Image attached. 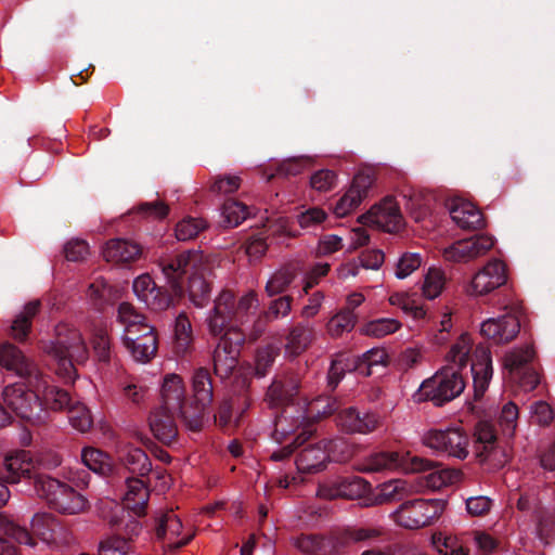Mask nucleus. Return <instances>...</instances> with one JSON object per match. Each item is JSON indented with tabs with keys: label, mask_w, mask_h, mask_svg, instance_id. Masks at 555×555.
Wrapping results in <instances>:
<instances>
[{
	"label": "nucleus",
	"mask_w": 555,
	"mask_h": 555,
	"mask_svg": "<svg viewBox=\"0 0 555 555\" xmlns=\"http://www.w3.org/2000/svg\"><path fill=\"white\" fill-rule=\"evenodd\" d=\"M257 305V294L249 291L238 299L230 289H223L215 299L206 322L209 332L220 339L212 352L214 372L221 379L228 378L238 363L246 333L238 324H245L248 311Z\"/></svg>",
	"instance_id": "f257e3e1"
},
{
	"label": "nucleus",
	"mask_w": 555,
	"mask_h": 555,
	"mask_svg": "<svg viewBox=\"0 0 555 555\" xmlns=\"http://www.w3.org/2000/svg\"><path fill=\"white\" fill-rule=\"evenodd\" d=\"M300 388L301 375L296 371L276 374L268 387L264 401L271 408H282V412L275 416L276 436L286 438L305 424H311L306 409L295 404Z\"/></svg>",
	"instance_id": "f03ea898"
},
{
	"label": "nucleus",
	"mask_w": 555,
	"mask_h": 555,
	"mask_svg": "<svg viewBox=\"0 0 555 555\" xmlns=\"http://www.w3.org/2000/svg\"><path fill=\"white\" fill-rule=\"evenodd\" d=\"M0 365L15 373V375L26 380L29 387L39 391L42 408L47 412L48 410L65 411L74 400L67 390L50 385L48 377L42 374L39 367L11 343H4L0 346Z\"/></svg>",
	"instance_id": "7ed1b4c3"
},
{
	"label": "nucleus",
	"mask_w": 555,
	"mask_h": 555,
	"mask_svg": "<svg viewBox=\"0 0 555 555\" xmlns=\"http://www.w3.org/2000/svg\"><path fill=\"white\" fill-rule=\"evenodd\" d=\"M385 535L383 528L374 526H353L332 535L300 534L295 546L307 555H336L354 543L372 544Z\"/></svg>",
	"instance_id": "20e7f679"
},
{
	"label": "nucleus",
	"mask_w": 555,
	"mask_h": 555,
	"mask_svg": "<svg viewBox=\"0 0 555 555\" xmlns=\"http://www.w3.org/2000/svg\"><path fill=\"white\" fill-rule=\"evenodd\" d=\"M160 395V405L150 416V428L156 439L170 444L178 436L176 415L184 395L182 378L176 374L165 377Z\"/></svg>",
	"instance_id": "39448f33"
},
{
	"label": "nucleus",
	"mask_w": 555,
	"mask_h": 555,
	"mask_svg": "<svg viewBox=\"0 0 555 555\" xmlns=\"http://www.w3.org/2000/svg\"><path fill=\"white\" fill-rule=\"evenodd\" d=\"M43 351L55 362L56 373L65 379H74L75 363H85L88 359V349L76 328L66 326L56 327V339L44 343Z\"/></svg>",
	"instance_id": "423d86ee"
},
{
	"label": "nucleus",
	"mask_w": 555,
	"mask_h": 555,
	"mask_svg": "<svg viewBox=\"0 0 555 555\" xmlns=\"http://www.w3.org/2000/svg\"><path fill=\"white\" fill-rule=\"evenodd\" d=\"M462 370L447 365L433 377L424 380L418 390V400L431 401L436 406L454 400L465 389Z\"/></svg>",
	"instance_id": "0eeeda50"
},
{
	"label": "nucleus",
	"mask_w": 555,
	"mask_h": 555,
	"mask_svg": "<svg viewBox=\"0 0 555 555\" xmlns=\"http://www.w3.org/2000/svg\"><path fill=\"white\" fill-rule=\"evenodd\" d=\"M36 493L49 505L63 514H78L85 511L87 500L68 485L50 476H37L34 482Z\"/></svg>",
	"instance_id": "6e6552de"
},
{
	"label": "nucleus",
	"mask_w": 555,
	"mask_h": 555,
	"mask_svg": "<svg viewBox=\"0 0 555 555\" xmlns=\"http://www.w3.org/2000/svg\"><path fill=\"white\" fill-rule=\"evenodd\" d=\"M3 402L20 418L33 424L41 425L48 421L49 412L42 408L40 395L37 389L23 385H9L3 389Z\"/></svg>",
	"instance_id": "1a4fd4ad"
},
{
	"label": "nucleus",
	"mask_w": 555,
	"mask_h": 555,
	"mask_svg": "<svg viewBox=\"0 0 555 555\" xmlns=\"http://www.w3.org/2000/svg\"><path fill=\"white\" fill-rule=\"evenodd\" d=\"M443 509L442 500L414 499L401 503L390 517L398 526L413 530L431 525Z\"/></svg>",
	"instance_id": "9d476101"
},
{
	"label": "nucleus",
	"mask_w": 555,
	"mask_h": 555,
	"mask_svg": "<svg viewBox=\"0 0 555 555\" xmlns=\"http://www.w3.org/2000/svg\"><path fill=\"white\" fill-rule=\"evenodd\" d=\"M475 454L480 464L489 469H500L509 461L507 449L500 443L492 423L479 421L474 431Z\"/></svg>",
	"instance_id": "9b49d317"
},
{
	"label": "nucleus",
	"mask_w": 555,
	"mask_h": 555,
	"mask_svg": "<svg viewBox=\"0 0 555 555\" xmlns=\"http://www.w3.org/2000/svg\"><path fill=\"white\" fill-rule=\"evenodd\" d=\"M503 310L502 315L483 321L480 327V334L498 345L507 344L518 335L524 307L518 300H509L504 302Z\"/></svg>",
	"instance_id": "f8f14e48"
},
{
	"label": "nucleus",
	"mask_w": 555,
	"mask_h": 555,
	"mask_svg": "<svg viewBox=\"0 0 555 555\" xmlns=\"http://www.w3.org/2000/svg\"><path fill=\"white\" fill-rule=\"evenodd\" d=\"M433 544L442 555H470L472 546L483 553L495 550L496 541L486 532H466L461 535L435 533Z\"/></svg>",
	"instance_id": "ddd939ff"
},
{
	"label": "nucleus",
	"mask_w": 555,
	"mask_h": 555,
	"mask_svg": "<svg viewBox=\"0 0 555 555\" xmlns=\"http://www.w3.org/2000/svg\"><path fill=\"white\" fill-rule=\"evenodd\" d=\"M199 261V255L193 250H184L178 254H169L159 257V267L166 283L177 296H183L185 280Z\"/></svg>",
	"instance_id": "4468645a"
},
{
	"label": "nucleus",
	"mask_w": 555,
	"mask_h": 555,
	"mask_svg": "<svg viewBox=\"0 0 555 555\" xmlns=\"http://www.w3.org/2000/svg\"><path fill=\"white\" fill-rule=\"evenodd\" d=\"M423 444L439 454L464 460L468 455L469 438L461 428H433L422 437Z\"/></svg>",
	"instance_id": "2eb2a0df"
},
{
	"label": "nucleus",
	"mask_w": 555,
	"mask_h": 555,
	"mask_svg": "<svg viewBox=\"0 0 555 555\" xmlns=\"http://www.w3.org/2000/svg\"><path fill=\"white\" fill-rule=\"evenodd\" d=\"M53 519L48 514H35L31 522L30 530L21 527L4 516L0 515V529L14 541L20 544L35 546V537L47 542L52 538Z\"/></svg>",
	"instance_id": "dca6fc26"
},
{
	"label": "nucleus",
	"mask_w": 555,
	"mask_h": 555,
	"mask_svg": "<svg viewBox=\"0 0 555 555\" xmlns=\"http://www.w3.org/2000/svg\"><path fill=\"white\" fill-rule=\"evenodd\" d=\"M533 358L534 350L530 346L515 349L504 357V369L526 391L533 390L540 383L539 373L531 366Z\"/></svg>",
	"instance_id": "f3484780"
},
{
	"label": "nucleus",
	"mask_w": 555,
	"mask_h": 555,
	"mask_svg": "<svg viewBox=\"0 0 555 555\" xmlns=\"http://www.w3.org/2000/svg\"><path fill=\"white\" fill-rule=\"evenodd\" d=\"M431 462L420 456H412L409 460L398 452H377L367 456L361 464L360 470L365 473H379L402 468L418 473L431 466Z\"/></svg>",
	"instance_id": "a211bd4d"
},
{
	"label": "nucleus",
	"mask_w": 555,
	"mask_h": 555,
	"mask_svg": "<svg viewBox=\"0 0 555 555\" xmlns=\"http://www.w3.org/2000/svg\"><path fill=\"white\" fill-rule=\"evenodd\" d=\"M33 468L34 462L26 450H18L5 457L4 465L0 469V506H3L10 498L7 483H16L21 481V476H30Z\"/></svg>",
	"instance_id": "6ab92c4d"
},
{
	"label": "nucleus",
	"mask_w": 555,
	"mask_h": 555,
	"mask_svg": "<svg viewBox=\"0 0 555 555\" xmlns=\"http://www.w3.org/2000/svg\"><path fill=\"white\" fill-rule=\"evenodd\" d=\"M122 344L137 362L147 363L157 352L156 330L150 324L143 325L138 330V334H125Z\"/></svg>",
	"instance_id": "aec40b11"
},
{
	"label": "nucleus",
	"mask_w": 555,
	"mask_h": 555,
	"mask_svg": "<svg viewBox=\"0 0 555 555\" xmlns=\"http://www.w3.org/2000/svg\"><path fill=\"white\" fill-rule=\"evenodd\" d=\"M374 175L370 170L359 171L352 180V183L346 194L339 198L334 207V214L343 218L356 209L363 198L369 195V191L374 183Z\"/></svg>",
	"instance_id": "412c9836"
},
{
	"label": "nucleus",
	"mask_w": 555,
	"mask_h": 555,
	"mask_svg": "<svg viewBox=\"0 0 555 555\" xmlns=\"http://www.w3.org/2000/svg\"><path fill=\"white\" fill-rule=\"evenodd\" d=\"M360 218L389 233L399 231L403 221L399 205L391 196L385 197Z\"/></svg>",
	"instance_id": "4be33fe9"
},
{
	"label": "nucleus",
	"mask_w": 555,
	"mask_h": 555,
	"mask_svg": "<svg viewBox=\"0 0 555 555\" xmlns=\"http://www.w3.org/2000/svg\"><path fill=\"white\" fill-rule=\"evenodd\" d=\"M492 246V237L475 235L453 243L444 250V256L448 260L466 262L486 254Z\"/></svg>",
	"instance_id": "5701e85b"
},
{
	"label": "nucleus",
	"mask_w": 555,
	"mask_h": 555,
	"mask_svg": "<svg viewBox=\"0 0 555 555\" xmlns=\"http://www.w3.org/2000/svg\"><path fill=\"white\" fill-rule=\"evenodd\" d=\"M507 281L506 266L498 259L489 261L472 280L470 288L475 295H486Z\"/></svg>",
	"instance_id": "b1692460"
},
{
	"label": "nucleus",
	"mask_w": 555,
	"mask_h": 555,
	"mask_svg": "<svg viewBox=\"0 0 555 555\" xmlns=\"http://www.w3.org/2000/svg\"><path fill=\"white\" fill-rule=\"evenodd\" d=\"M470 372L473 375L474 398L479 400L488 389L492 377V358L489 350L477 348L472 360Z\"/></svg>",
	"instance_id": "393cba45"
},
{
	"label": "nucleus",
	"mask_w": 555,
	"mask_h": 555,
	"mask_svg": "<svg viewBox=\"0 0 555 555\" xmlns=\"http://www.w3.org/2000/svg\"><path fill=\"white\" fill-rule=\"evenodd\" d=\"M452 220L463 230H481L486 227L482 212L470 202L455 199L449 207Z\"/></svg>",
	"instance_id": "a878e982"
},
{
	"label": "nucleus",
	"mask_w": 555,
	"mask_h": 555,
	"mask_svg": "<svg viewBox=\"0 0 555 555\" xmlns=\"http://www.w3.org/2000/svg\"><path fill=\"white\" fill-rule=\"evenodd\" d=\"M338 424L348 433L369 434L378 427L379 420L374 413L350 406L339 411Z\"/></svg>",
	"instance_id": "bb28decb"
},
{
	"label": "nucleus",
	"mask_w": 555,
	"mask_h": 555,
	"mask_svg": "<svg viewBox=\"0 0 555 555\" xmlns=\"http://www.w3.org/2000/svg\"><path fill=\"white\" fill-rule=\"evenodd\" d=\"M142 248L125 238H112L103 248V257L107 262L127 264L140 258Z\"/></svg>",
	"instance_id": "cd10ccee"
},
{
	"label": "nucleus",
	"mask_w": 555,
	"mask_h": 555,
	"mask_svg": "<svg viewBox=\"0 0 555 555\" xmlns=\"http://www.w3.org/2000/svg\"><path fill=\"white\" fill-rule=\"evenodd\" d=\"M127 491L124 496L125 507L135 516L141 517L146 514L150 492L145 482L141 478L127 477Z\"/></svg>",
	"instance_id": "c85d7f7f"
},
{
	"label": "nucleus",
	"mask_w": 555,
	"mask_h": 555,
	"mask_svg": "<svg viewBox=\"0 0 555 555\" xmlns=\"http://www.w3.org/2000/svg\"><path fill=\"white\" fill-rule=\"evenodd\" d=\"M327 462L326 447L324 440H321L300 451L296 459V466L302 473L314 474L323 470Z\"/></svg>",
	"instance_id": "c756f323"
},
{
	"label": "nucleus",
	"mask_w": 555,
	"mask_h": 555,
	"mask_svg": "<svg viewBox=\"0 0 555 555\" xmlns=\"http://www.w3.org/2000/svg\"><path fill=\"white\" fill-rule=\"evenodd\" d=\"M371 490V485L359 476H348L337 478L330 487L328 495L334 498H344L354 500L362 498Z\"/></svg>",
	"instance_id": "7c9ffc66"
},
{
	"label": "nucleus",
	"mask_w": 555,
	"mask_h": 555,
	"mask_svg": "<svg viewBox=\"0 0 555 555\" xmlns=\"http://www.w3.org/2000/svg\"><path fill=\"white\" fill-rule=\"evenodd\" d=\"M40 307L41 302L39 300L29 301L24 306L23 311L15 317L11 325V336L15 340L23 343L27 339L31 331L33 320L38 314Z\"/></svg>",
	"instance_id": "2f4dec72"
},
{
	"label": "nucleus",
	"mask_w": 555,
	"mask_h": 555,
	"mask_svg": "<svg viewBox=\"0 0 555 555\" xmlns=\"http://www.w3.org/2000/svg\"><path fill=\"white\" fill-rule=\"evenodd\" d=\"M314 339V330L311 325L298 323L289 331L286 337L285 349L291 356H299Z\"/></svg>",
	"instance_id": "473e14b6"
},
{
	"label": "nucleus",
	"mask_w": 555,
	"mask_h": 555,
	"mask_svg": "<svg viewBox=\"0 0 555 555\" xmlns=\"http://www.w3.org/2000/svg\"><path fill=\"white\" fill-rule=\"evenodd\" d=\"M192 391L194 400L202 405H210L214 400L215 387L207 367H198L192 375Z\"/></svg>",
	"instance_id": "72a5a7b5"
},
{
	"label": "nucleus",
	"mask_w": 555,
	"mask_h": 555,
	"mask_svg": "<svg viewBox=\"0 0 555 555\" xmlns=\"http://www.w3.org/2000/svg\"><path fill=\"white\" fill-rule=\"evenodd\" d=\"M92 349L96 361L102 367H109L116 363V354L112 347L111 337L104 327H96L92 335Z\"/></svg>",
	"instance_id": "f704fd0d"
},
{
	"label": "nucleus",
	"mask_w": 555,
	"mask_h": 555,
	"mask_svg": "<svg viewBox=\"0 0 555 555\" xmlns=\"http://www.w3.org/2000/svg\"><path fill=\"white\" fill-rule=\"evenodd\" d=\"M173 351L178 357L188 356L193 349V333L190 320L179 314L175 323Z\"/></svg>",
	"instance_id": "c9c22d12"
},
{
	"label": "nucleus",
	"mask_w": 555,
	"mask_h": 555,
	"mask_svg": "<svg viewBox=\"0 0 555 555\" xmlns=\"http://www.w3.org/2000/svg\"><path fill=\"white\" fill-rule=\"evenodd\" d=\"M81 460L90 470L100 476L107 477L113 473L112 457L99 449L85 448L81 452Z\"/></svg>",
	"instance_id": "e433bc0d"
},
{
	"label": "nucleus",
	"mask_w": 555,
	"mask_h": 555,
	"mask_svg": "<svg viewBox=\"0 0 555 555\" xmlns=\"http://www.w3.org/2000/svg\"><path fill=\"white\" fill-rule=\"evenodd\" d=\"M408 483L401 479H393L379 486L374 494L373 505H382L390 502L402 501L409 494Z\"/></svg>",
	"instance_id": "4c0bfd02"
},
{
	"label": "nucleus",
	"mask_w": 555,
	"mask_h": 555,
	"mask_svg": "<svg viewBox=\"0 0 555 555\" xmlns=\"http://www.w3.org/2000/svg\"><path fill=\"white\" fill-rule=\"evenodd\" d=\"M209 405H202L196 400L191 403H185V393L181 400V408H179L177 415L180 416L182 423L192 431H199L204 424L205 410Z\"/></svg>",
	"instance_id": "58836bf2"
},
{
	"label": "nucleus",
	"mask_w": 555,
	"mask_h": 555,
	"mask_svg": "<svg viewBox=\"0 0 555 555\" xmlns=\"http://www.w3.org/2000/svg\"><path fill=\"white\" fill-rule=\"evenodd\" d=\"M314 431H315L314 424H305L304 426L299 427L295 431V434H291V436H295L293 442L278 451L273 452L271 454V460L279 462V461H284V460L288 459L293 454L295 449L297 447L304 444L314 434ZM274 437L278 440H280V439L286 440L289 437V435L286 438H283V437H281V435L276 436L274 434Z\"/></svg>",
	"instance_id": "ea45409f"
},
{
	"label": "nucleus",
	"mask_w": 555,
	"mask_h": 555,
	"mask_svg": "<svg viewBox=\"0 0 555 555\" xmlns=\"http://www.w3.org/2000/svg\"><path fill=\"white\" fill-rule=\"evenodd\" d=\"M126 468L139 477H146L152 470L149 455L140 448L129 447L122 456Z\"/></svg>",
	"instance_id": "a19ab883"
},
{
	"label": "nucleus",
	"mask_w": 555,
	"mask_h": 555,
	"mask_svg": "<svg viewBox=\"0 0 555 555\" xmlns=\"http://www.w3.org/2000/svg\"><path fill=\"white\" fill-rule=\"evenodd\" d=\"M114 288L102 278L91 283L87 291V296L96 310H103L114 300Z\"/></svg>",
	"instance_id": "79ce46f5"
},
{
	"label": "nucleus",
	"mask_w": 555,
	"mask_h": 555,
	"mask_svg": "<svg viewBox=\"0 0 555 555\" xmlns=\"http://www.w3.org/2000/svg\"><path fill=\"white\" fill-rule=\"evenodd\" d=\"M221 214L224 225L235 228L249 216V208L242 202L228 198L222 205Z\"/></svg>",
	"instance_id": "37998d69"
},
{
	"label": "nucleus",
	"mask_w": 555,
	"mask_h": 555,
	"mask_svg": "<svg viewBox=\"0 0 555 555\" xmlns=\"http://www.w3.org/2000/svg\"><path fill=\"white\" fill-rule=\"evenodd\" d=\"M117 320L125 325L126 334H138V330L147 325L145 317L129 302H121L117 310Z\"/></svg>",
	"instance_id": "c03bdc74"
},
{
	"label": "nucleus",
	"mask_w": 555,
	"mask_h": 555,
	"mask_svg": "<svg viewBox=\"0 0 555 555\" xmlns=\"http://www.w3.org/2000/svg\"><path fill=\"white\" fill-rule=\"evenodd\" d=\"M535 521V535L544 544L550 543L555 532V516L546 507H539L533 516Z\"/></svg>",
	"instance_id": "a18cd8bd"
},
{
	"label": "nucleus",
	"mask_w": 555,
	"mask_h": 555,
	"mask_svg": "<svg viewBox=\"0 0 555 555\" xmlns=\"http://www.w3.org/2000/svg\"><path fill=\"white\" fill-rule=\"evenodd\" d=\"M186 279L190 300L196 307H204L210 298V284L199 274H190Z\"/></svg>",
	"instance_id": "49530a36"
},
{
	"label": "nucleus",
	"mask_w": 555,
	"mask_h": 555,
	"mask_svg": "<svg viewBox=\"0 0 555 555\" xmlns=\"http://www.w3.org/2000/svg\"><path fill=\"white\" fill-rule=\"evenodd\" d=\"M280 349L273 345L259 347L255 354L254 375L258 378L264 377L272 369Z\"/></svg>",
	"instance_id": "de8ad7c7"
},
{
	"label": "nucleus",
	"mask_w": 555,
	"mask_h": 555,
	"mask_svg": "<svg viewBox=\"0 0 555 555\" xmlns=\"http://www.w3.org/2000/svg\"><path fill=\"white\" fill-rule=\"evenodd\" d=\"M182 296H177L172 289H168L165 286H155L147 294L145 299L146 306L154 311H164L172 306L176 299H180Z\"/></svg>",
	"instance_id": "09e8293b"
},
{
	"label": "nucleus",
	"mask_w": 555,
	"mask_h": 555,
	"mask_svg": "<svg viewBox=\"0 0 555 555\" xmlns=\"http://www.w3.org/2000/svg\"><path fill=\"white\" fill-rule=\"evenodd\" d=\"M257 307L258 304L248 311L245 324H238L240 331L246 333V338L251 341L257 340L266 332L269 323L273 321L272 317H269L268 313L263 311L249 324L250 315L254 314Z\"/></svg>",
	"instance_id": "8fccbe9b"
},
{
	"label": "nucleus",
	"mask_w": 555,
	"mask_h": 555,
	"mask_svg": "<svg viewBox=\"0 0 555 555\" xmlns=\"http://www.w3.org/2000/svg\"><path fill=\"white\" fill-rule=\"evenodd\" d=\"M296 273L291 267L276 271L266 285L268 296L272 297L285 292L295 281Z\"/></svg>",
	"instance_id": "3c124183"
},
{
	"label": "nucleus",
	"mask_w": 555,
	"mask_h": 555,
	"mask_svg": "<svg viewBox=\"0 0 555 555\" xmlns=\"http://www.w3.org/2000/svg\"><path fill=\"white\" fill-rule=\"evenodd\" d=\"M70 425L81 433L88 431L92 426V418L88 408L79 401L73 400L65 410Z\"/></svg>",
	"instance_id": "603ef678"
},
{
	"label": "nucleus",
	"mask_w": 555,
	"mask_h": 555,
	"mask_svg": "<svg viewBox=\"0 0 555 555\" xmlns=\"http://www.w3.org/2000/svg\"><path fill=\"white\" fill-rule=\"evenodd\" d=\"M430 462L433 464L428 468V470H433V472H430L426 476L427 486L429 488L435 489V490L440 489L442 487H446L450 483L455 482L459 479L460 473L457 470L450 469V468H436L437 464L434 463L433 461H430ZM425 472H427V469Z\"/></svg>",
	"instance_id": "864d4df0"
},
{
	"label": "nucleus",
	"mask_w": 555,
	"mask_h": 555,
	"mask_svg": "<svg viewBox=\"0 0 555 555\" xmlns=\"http://www.w3.org/2000/svg\"><path fill=\"white\" fill-rule=\"evenodd\" d=\"M400 328V323L395 319L382 318L367 322L361 328V332L367 336L376 338L395 333Z\"/></svg>",
	"instance_id": "5fc2aeb1"
},
{
	"label": "nucleus",
	"mask_w": 555,
	"mask_h": 555,
	"mask_svg": "<svg viewBox=\"0 0 555 555\" xmlns=\"http://www.w3.org/2000/svg\"><path fill=\"white\" fill-rule=\"evenodd\" d=\"M308 163V158L306 157H292L288 159H285L281 162L276 167L274 172L267 173L266 179L267 181H271L274 177H291V176H297L301 173L304 168L306 167Z\"/></svg>",
	"instance_id": "6e6d98bb"
},
{
	"label": "nucleus",
	"mask_w": 555,
	"mask_h": 555,
	"mask_svg": "<svg viewBox=\"0 0 555 555\" xmlns=\"http://www.w3.org/2000/svg\"><path fill=\"white\" fill-rule=\"evenodd\" d=\"M357 317L351 309H343L327 323V330L333 336H340L344 332H350L356 324Z\"/></svg>",
	"instance_id": "4d7b16f0"
},
{
	"label": "nucleus",
	"mask_w": 555,
	"mask_h": 555,
	"mask_svg": "<svg viewBox=\"0 0 555 555\" xmlns=\"http://www.w3.org/2000/svg\"><path fill=\"white\" fill-rule=\"evenodd\" d=\"M328 462L345 463L353 455L352 447L343 438L324 440Z\"/></svg>",
	"instance_id": "13d9d810"
},
{
	"label": "nucleus",
	"mask_w": 555,
	"mask_h": 555,
	"mask_svg": "<svg viewBox=\"0 0 555 555\" xmlns=\"http://www.w3.org/2000/svg\"><path fill=\"white\" fill-rule=\"evenodd\" d=\"M446 285V276L439 269L431 268L425 275L422 286L423 295L427 299L437 298Z\"/></svg>",
	"instance_id": "bf43d9fd"
},
{
	"label": "nucleus",
	"mask_w": 555,
	"mask_h": 555,
	"mask_svg": "<svg viewBox=\"0 0 555 555\" xmlns=\"http://www.w3.org/2000/svg\"><path fill=\"white\" fill-rule=\"evenodd\" d=\"M206 228L207 223L205 220L188 217L177 224L176 237L178 241H190L195 238Z\"/></svg>",
	"instance_id": "052dcab7"
},
{
	"label": "nucleus",
	"mask_w": 555,
	"mask_h": 555,
	"mask_svg": "<svg viewBox=\"0 0 555 555\" xmlns=\"http://www.w3.org/2000/svg\"><path fill=\"white\" fill-rule=\"evenodd\" d=\"M341 402L335 398V397H319L318 399L313 400L307 411V416L310 418L309 413H317L319 416H328L334 413H339L341 411ZM310 423H312L309 420Z\"/></svg>",
	"instance_id": "680f3d73"
},
{
	"label": "nucleus",
	"mask_w": 555,
	"mask_h": 555,
	"mask_svg": "<svg viewBox=\"0 0 555 555\" xmlns=\"http://www.w3.org/2000/svg\"><path fill=\"white\" fill-rule=\"evenodd\" d=\"M472 344L468 335H462L460 339L452 346L448 359L455 367L463 369L468 362Z\"/></svg>",
	"instance_id": "e2e57ef3"
},
{
	"label": "nucleus",
	"mask_w": 555,
	"mask_h": 555,
	"mask_svg": "<svg viewBox=\"0 0 555 555\" xmlns=\"http://www.w3.org/2000/svg\"><path fill=\"white\" fill-rule=\"evenodd\" d=\"M34 462V468L30 472V476H21V479H34L36 480L37 476H43L42 474L37 473V467H42L43 469H53L61 465L62 457L52 451L40 453V455L35 459L30 451H27Z\"/></svg>",
	"instance_id": "0e129e2a"
},
{
	"label": "nucleus",
	"mask_w": 555,
	"mask_h": 555,
	"mask_svg": "<svg viewBox=\"0 0 555 555\" xmlns=\"http://www.w3.org/2000/svg\"><path fill=\"white\" fill-rule=\"evenodd\" d=\"M130 547L129 540L112 535L100 543L99 553L100 555H128Z\"/></svg>",
	"instance_id": "69168bd1"
},
{
	"label": "nucleus",
	"mask_w": 555,
	"mask_h": 555,
	"mask_svg": "<svg viewBox=\"0 0 555 555\" xmlns=\"http://www.w3.org/2000/svg\"><path fill=\"white\" fill-rule=\"evenodd\" d=\"M387 357V352L382 348H372L371 350L364 352L360 357L362 364V375L371 376L373 366L386 365Z\"/></svg>",
	"instance_id": "338daca9"
},
{
	"label": "nucleus",
	"mask_w": 555,
	"mask_h": 555,
	"mask_svg": "<svg viewBox=\"0 0 555 555\" xmlns=\"http://www.w3.org/2000/svg\"><path fill=\"white\" fill-rule=\"evenodd\" d=\"M422 264V258L416 253H405L401 256L397 263L396 276L398 279H405Z\"/></svg>",
	"instance_id": "774afa93"
}]
</instances>
